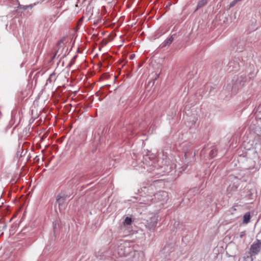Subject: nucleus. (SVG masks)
Segmentation results:
<instances>
[{
	"instance_id": "obj_3",
	"label": "nucleus",
	"mask_w": 261,
	"mask_h": 261,
	"mask_svg": "<svg viewBox=\"0 0 261 261\" xmlns=\"http://www.w3.org/2000/svg\"><path fill=\"white\" fill-rule=\"evenodd\" d=\"M66 200V196L64 195L59 194L57 197V202L59 205H62Z\"/></svg>"
},
{
	"instance_id": "obj_7",
	"label": "nucleus",
	"mask_w": 261,
	"mask_h": 261,
	"mask_svg": "<svg viewBox=\"0 0 261 261\" xmlns=\"http://www.w3.org/2000/svg\"><path fill=\"white\" fill-rule=\"evenodd\" d=\"M239 2L238 0H233L231 2L229 5V7L231 8L235 6V5Z\"/></svg>"
},
{
	"instance_id": "obj_11",
	"label": "nucleus",
	"mask_w": 261,
	"mask_h": 261,
	"mask_svg": "<svg viewBox=\"0 0 261 261\" xmlns=\"http://www.w3.org/2000/svg\"><path fill=\"white\" fill-rule=\"evenodd\" d=\"M162 195L163 196H167V193L165 192H162Z\"/></svg>"
},
{
	"instance_id": "obj_14",
	"label": "nucleus",
	"mask_w": 261,
	"mask_h": 261,
	"mask_svg": "<svg viewBox=\"0 0 261 261\" xmlns=\"http://www.w3.org/2000/svg\"><path fill=\"white\" fill-rule=\"evenodd\" d=\"M211 152H214V150H212L211 151Z\"/></svg>"
},
{
	"instance_id": "obj_6",
	"label": "nucleus",
	"mask_w": 261,
	"mask_h": 261,
	"mask_svg": "<svg viewBox=\"0 0 261 261\" xmlns=\"http://www.w3.org/2000/svg\"><path fill=\"white\" fill-rule=\"evenodd\" d=\"M132 222V218L128 217H126L124 220V223L127 225L131 224Z\"/></svg>"
},
{
	"instance_id": "obj_13",
	"label": "nucleus",
	"mask_w": 261,
	"mask_h": 261,
	"mask_svg": "<svg viewBox=\"0 0 261 261\" xmlns=\"http://www.w3.org/2000/svg\"><path fill=\"white\" fill-rule=\"evenodd\" d=\"M134 55H131L130 56L129 58H130V59H133V57H134Z\"/></svg>"
},
{
	"instance_id": "obj_8",
	"label": "nucleus",
	"mask_w": 261,
	"mask_h": 261,
	"mask_svg": "<svg viewBox=\"0 0 261 261\" xmlns=\"http://www.w3.org/2000/svg\"><path fill=\"white\" fill-rule=\"evenodd\" d=\"M144 201L145 202V204L147 205H149L151 204V200L150 201L148 200H147L146 201L144 200Z\"/></svg>"
},
{
	"instance_id": "obj_1",
	"label": "nucleus",
	"mask_w": 261,
	"mask_h": 261,
	"mask_svg": "<svg viewBox=\"0 0 261 261\" xmlns=\"http://www.w3.org/2000/svg\"><path fill=\"white\" fill-rule=\"evenodd\" d=\"M158 223V218L153 216L150 218V220L147 221L146 224V227L150 230H153L155 229Z\"/></svg>"
},
{
	"instance_id": "obj_9",
	"label": "nucleus",
	"mask_w": 261,
	"mask_h": 261,
	"mask_svg": "<svg viewBox=\"0 0 261 261\" xmlns=\"http://www.w3.org/2000/svg\"><path fill=\"white\" fill-rule=\"evenodd\" d=\"M172 41V38L171 37L167 42V44H170Z\"/></svg>"
},
{
	"instance_id": "obj_12",
	"label": "nucleus",
	"mask_w": 261,
	"mask_h": 261,
	"mask_svg": "<svg viewBox=\"0 0 261 261\" xmlns=\"http://www.w3.org/2000/svg\"><path fill=\"white\" fill-rule=\"evenodd\" d=\"M246 258H247V259H248L249 260H250V261L252 260V259L251 257H249V256H247V257Z\"/></svg>"
},
{
	"instance_id": "obj_10",
	"label": "nucleus",
	"mask_w": 261,
	"mask_h": 261,
	"mask_svg": "<svg viewBox=\"0 0 261 261\" xmlns=\"http://www.w3.org/2000/svg\"><path fill=\"white\" fill-rule=\"evenodd\" d=\"M172 41V38L171 37L167 42V44H170Z\"/></svg>"
},
{
	"instance_id": "obj_2",
	"label": "nucleus",
	"mask_w": 261,
	"mask_h": 261,
	"mask_svg": "<svg viewBox=\"0 0 261 261\" xmlns=\"http://www.w3.org/2000/svg\"><path fill=\"white\" fill-rule=\"evenodd\" d=\"M261 243L253 244L250 248L251 252L254 254H257L260 250Z\"/></svg>"
},
{
	"instance_id": "obj_4",
	"label": "nucleus",
	"mask_w": 261,
	"mask_h": 261,
	"mask_svg": "<svg viewBox=\"0 0 261 261\" xmlns=\"http://www.w3.org/2000/svg\"><path fill=\"white\" fill-rule=\"evenodd\" d=\"M250 220V215L249 213H246L243 217V223L247 224L249 223Z\"/></svg>"
},
{
	"instance_id": "obj_5",
	"label": "nucleus",
	"mask_w": 261,
	"mask_h": 261,
	"mask_svg": "<svg viewBox=\"0 0 261 261\" xmlns=\"http://www.w3.org/2000/svg\"><path fill=\"white\" fill-rule=\"evenodd\" d=\"M207 3V0H201L200 1H199L198 3L197 8L198 9V8H201V7H203Z\"/></svg>"
}]
</instances>
